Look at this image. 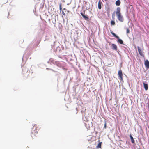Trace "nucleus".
Segmentation results:
<instances>
[{
    "mask_svg": "<svg viewBox=\"0 0 149 149\" xmlns=\"http://www.w3.org/2000/svg\"><path fill=\"white\" fill-rule=\"evenodd\" d=\"M116 14L118 20L121 22H123L124 21V18L120 13V7H118L117 8V11L116 12Z\"/></svg>",
    "mask_w": 149,
    "mask_h": 149,
    "instance_id": "obj_1",
    "label": "nucleus"
},
{
    "mask_svg": "<svg viewBox=\"0 0 149 149\" xmlns=\"http://www.w3.org/2000/svg\"><path fill=\"white\" fill-rule=\"evenodd\" d=\"M118 76L119 79L121 81H122L123 80V74L121 70H119L118 72Z\"/></svg>",
    "mask_w": 149,
    "mask_h": 149,
    "instance_id": "obj_2",
    "label": "nucleus"
},
{
    "mask_svg": "<svg viewBox=\"0 0 149 149\" xmlns=\"http://www.w3.org/2000/svg\"><path fill=\"white\" fill-rule=\"evenodd\" d=\"M144 64L146 69H148L149 68V61L148 60L145 61Z\"/></svg>",
    "mask_w": 149,
    "mask_h": 149,
    "instance_id": "obj_3",
    "label": "nucleus"
},
{
    "mask_svg": "<svg viewBox=\"0 0 149 149\" xmlns=\"http://www.w3.org/2000/svg\"><path fill=\"white\" fill-rule=\"evenodd\" d=\"M137 48L139 54L142 56H144V55L142 53V50L141 49L139 46L137 47Z\"/></svg>",
    "mask_w": 149,
    "mask_h": 149,
    "instance_id": "obj_4",
    "label": "nucleus"
},
{
    "mask_svg": "<svg viewBox=\"0 0 149 149\" xmlns=\"http://www.w3.org/2000/svg\"><path fill=\"white\" fill-rule=\"evenodd\" d=\"M111 46L112 47V49L113 50H117V47L115 44H111Z\"/></svg>",
    "mask_w": 149,
    "mask_h": 149,
    "instance_id": "obj_5",
    "label": "nucleus"
},
{
    "mask_svg": "<svg viewBox=\"0 0 149 149\" xmlns=\"http://www.w3.org/2000/svg\"><path fill=\"white\" fill-rule=\"evenodd\" d=\"M81 15L86 20H87L88 19V16L85 15L82 12L80 13Z\"/></svg>",
    "mask_w": 149,
    "mask_h": 149,
    "instance_id": "obj_6",
    "label": "nucleus"
},
{
    "mask_svg": "<svg viewBox=\"0 0 149 149\" xmlns=\"http://www.w3.org/2000/svg\"><path fill=\"white\" fill-rule=\"evenodd\" d=\"M143 84L144 86V87L146 90H147L148 89V85L147 84H145V83H143Z\"/></svg>",
    "mask_w": 149,
    "mask_h": 149,
    "instance_id": "obj_7",
    "label": "nucleus"
},
{
    "mask_svg": "<svg viewBox=\"0 0 149 149\" xmlns=\"http://www.w3.org/2000/svg\"><path fill=\"white\" fill-rule=\"evenodd\" d=\"M101 3L102 2L100 1H99L98 3V8L99 9H101L102 6H101Z\"/></svg>",
    "mask_w": 149,
    "mask_h": 149,
    "instance_id": "obj_8",
    "label": "nucleus"
},
{
    "mask_svg": "<svg viewBox=\"0 0 149 149\" xmlns=\"http://www.w3.org/2000/svg\"><path fill=\"white\" fill-rule=\"evenodd\" d=\"M130 138L132 143H134L135 142L134 140L133 137L132 136L131 134H130Z\"/></svg>",
    "mask_w": 149,
    "mask_h": 149,
    "instance_id": "obj_9",
    "label": "nucleus"
},
{
    "mask_svg": "<svg viewBox=\"0 0 149 149\" xmlns=\"http://www.w3.org/2000/svg\"><path fill=\"white\" fill-rule=\"evenodd\" d=\"M120 4V0H118L116 2V4L117 6H119Z\"/></svg>",
    "mask_w": 149,
    "mask_h": 149,
    "instance_id": "obj_10",
    "label": "nucleus"
},
{
    "mask_svg": "<svg viewBox=\"0 0 149 149\" xmlns=\"http://www.w3.org/2000/svg\"><path fill=\"white\" fill-rule=\"evenodd\" d=\"M117 39H118V42L120 43L121 44H123V42L121 39H120L119 38H117Z\"/></svg>",
    "mask_w": 149,
    "mask_h": 149,
    "instance_id": "obj_11",
    "label": "nucleus"
},
{
    "mask_svg": "<svg viewBox=\"0 0 149 149\" xmlns=\"http://www.w3.org/2000/svg\"><path fill=\"white\" fill-rule=\"evenodd\" d=\"M37 133H36V134ZM36 134V133L35 132H34V133L33 132H32L31 134V137H32L33 138V137H34L35 136Z\"/></svg>",
    "mask_w": 149,
    "mask_h": 149,
    "instance_id": "obj_12",
    "label": "nucleus"
},
{
    "mask_svg": "<svg viewBox=\"0 0 149 149\" xmlns=\"http://www.w3.org/2000/svg\"><path fill=\"white\" fill-rule=\"evenodd\" d=\"M111 33L113 36L117 38H119V37L117 36L115 33L113 32H111Z\"/></svg>",
    "mask_w": 149,
    "mask_h": 149,
    "instance_id": "obj_13",
    "label": "nucleus"
},
{
    "mask_svg": "<svg viewBox=\"0 0 149 149\" xmlns=\"http://www.w3.org/2000/svg\"><path fill=\"white\" fill-rule=\"evenodd\" d=\"M115 24L114 21L112 20L111 22V25H114Z\"/></svg>",
    "mask_w": 149,
    "mask_h": 149,
    "instance_id": "obj_14",
    "label": "nucleus"
},
{
    "mask_svg": "<svg viewBox=\"0 0 149 149\" xmlns=\"http://www.w3.org/2000/svg\"><path fill=\"white\" fill-rule=\"evenodd\" d=\"M96 147L97 148H101V143H99L98 145L96 146Z\"/></svg>",
    "mask_w": 149,
    "mask_h": 149,
    "instance_id": "obj_15",
    "label": "nucleus"
},
{
    "mask_svg": "<svg viewBox=\"0 0 149 149\" xmlns=\"http://www.w3.org/2000/svg\"><path fill=\"white\" fill-rule=\"evenodd\" d=\"M115 13H113V14L112 15V18L113 19H115Z\"/></svg>",
    "mask_w": 149,
    "mask_h": 149,
    "instance_id": "obj_16",
    "label": "nucleus"
},
{
    "mask_svg": "<svg viewBox=\"0 0 149 149\" xmlns=\"http://www.w3.org/2000/svg\"><path fill=\"white\" fill-rule=\"evenodd\" d=\"M130 33V30L128 28L126 29V33L127 34H128Z\"/></svg>",
    "mask_w": 149,
    "mask_h": 149,
    "instance_id": "obj_17",
    "label": "nucleus"
},
{
    "mask_svg": "<svg viewBox=\"0 0 149 149\" xmlns=\"http://www.w3.org/2000/svg\"><path fill=\"white\" fill-rule=\"evenodd\" d=\"M104 128L105 129H106V121H105V124H104Z\"/></svg>",
    "mask_w": 149,
    "mask_h": 149,
    "instance_id": "obj_18",
    "label": "nucleus"
},
{
    "mask_svg": "<svg viewBox=\"0 0 149 149\" xmlns=\"http://www.w3.org/2000/svg\"><path fill=\"white\" fill-rule=\"evenodd\" d=\"M60 9L61 11L62 10V8L61 7V4H60Z\"/></svg>",
    "mask_w": 149,
    "mask_h": 149,
    "instance_id": "obj_19",
    "label": "nucleus"
},
{
    "mask_svg": "<svg viewBox=\"0 0 149 149\" xmlns=\"http://www.w3.org/2000/svg\"><path fill=\"white\" fill-rule=\"evenodd\" d=\"M62 14L64 16H65L66 15L65 13L63 11H62Z\"/></svg>",
    "mask_w": 149,
    "mask_h": 149,
    "instance_id": "obj_20",
    "label": "nucleus"
},
{
    "mask_svg": "<svg viewBox=\"0 0 149 149\" xmlns=\"http://www.w3.org/2000/svg\"><path fill=\"white\" fill-rule=\"evenodd\" d=\"M65 12L67 14H68V13L69 12V11L68 10H65Z\"/></svg>",
    "mask_w": 149,
    "mask_h": 149,
    "instance_id": "obj_21",
    "label": "nucleus"
},
{
    "mask_svg": "<svg viewBox=\"0 0 149 149\" xmlns=\"http://www.w3.org/2000/svg\"><path fill=\"white\" fill-rule=\"evenodd\" d=\"M109 45H110V44L111 43L110 42H109Z\"/></svg>",
    "mask_w": 149,
    "mask_h": 149,
    "instance_id": "obj_22",
    "label": "nucleus"
},
{
    "mask_svg": "<svg viewBox=\"0 0 149 149\" xmlns=\"http://www.w3.org/2000/svg\"><path fill=\"white\" fill-rule=\"evenodd\" d=\"M63 10H65V8H64V9H63Z\"/></svg>",
    "mask_w": 149,
    "mask_h": 149,
    "instance_id": "obj_23",
    "label": "nucleus"
}]
</instances>
